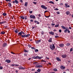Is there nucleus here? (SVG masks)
<instances>
[{"label": "nucleus", "mask_w": 73, "mask_h": 73, "mask_svg": "<svg viewBox=\"0 0 73 73\" xmlns=\"http://www.w3.org/2000/svg\"><path fill=\"white\" fill-rule=\"evenodd\" d=\"M30 21H31V22H33V19H31Z\"/></svg>", "instance_id": "56"}, {"label": "nucleus", "mask_w": 73, "mask_h": 73, "mask_svg": "<svg viewBox=\"0 0 73 73\" xmlns=\"http://www.w3.org/2000/svg\"><path fill=\"white\" fill-rule=\"evenodd\" d=\"M41 62H46V61H45V60H42L41 61Z\"/></svg>", "instance_id": "38"}, {"label": "nucleus", "mask_w": 73, "mask_h": 73, "mask_svg": "<svg viewBox=\"0 0 73 73\" xmlns=\"http://www.w3.org/2000/svg\"><path fill=\"white\" fill-rule=\"evenodd\" d=\"M3 23V24H4V23H6V21H5L2 22Z\"/></svg>", "instance_id": "54"}, {"label": "nucleus", "mask_w": 73, "mask_h": 73, "mask_svg": "<svg viewBox=\"0 0 73 73\" xmlns=\"http://www.w3.org/2000/svg\"><path fill=\"white\" fill-rule=\"evenodd\" d=\"M20 18H21L22 19H23V20L24 19V16H21Z\"/></svg>", "instance_id": "25"}, {"label": "nucleus", "mask_w": 73, "mask_h": 73, "mask_svg": "<svg viewBox=\"0 0 73 73\" xmlns=\"http://www.w3.org/2000/svg\"><path fill=\"white\" fill-rule=\"evenodd\" d=\"M65 5L66 8H69L70 7V6L69 5H68L67 3H65Z\"/></svg>", "instance_id": "10"}, {"label": "nucleus", "mask_w": 73, "mask_h": 73, "mask_svg": "<svg viewBox=\"0 0 73 73\" xmlns=\"http://www.w3.org/2000/svg\"><path fill=\"white\" fill-rule=\"evenodd\" d=\"M11 53H12V54H15V53H13V52H11Z\"/></svg>", "instance_id": "61"}, {"label": "nucleus", "mask_w": 73, "mask_h": 73, "mask_svg": "<svg viewBox=\"0 0 73 73\" xmlns=\"http://www.w3.org/2000/svg\"><path fill=\"white\" fill-rule=\"evenodd\" d=\"M49 33H50V35H54V32L52 31L50 32Z\"/></svg>", "instance_id": "17"}, {"label": "nucleus", "mask_w": 73, "mask_h": 73, "mask_svg": "<svg viewBox=\"0 0 73 73\" xmlns=\"http://www.w3.org/2000/svg\"><path fill=\"white\" fill-rule=\"evenodd\" d=\"M57 15H59V14H60V12H59V11L57 12Z\"/></svg>", "instance_id": "44"}, {"label": "nucleus", "mask_w": 73, "mask_h": 73, "mask_svg": "<svg viewBox=\"0 0 73 73\" xmlns=\"http://www.w3.org/2000/svg\"><path fill=\"white\" fill-rule=\"evenodd\" d=\"M18 36H21V37H22V35H22V33L21 32H19L18 33Z\"/></svg>", "instance_id": "18"}, {"label": "nucleus", "mask_w": 73, "mask_h": 73, "mask_svg": "<svg viewBox=\"0 0 73 73\" xmlns=\"http://www.w3.org/2000/svg\"><path fill=\"white\" fill-rule=\"evenodd\" d=\"M55 10H56V11H58V8H56L54 9Z\"/></svg>", "instance_id": "52"}, {"label": "nucleus", "mask_w": 73, "mask_h": 73, "mask_svg": "<svg viewBox=\"0 0 73 73\" xmlns=\"http://www.w3.org/2000/svg\"><path fill=\"white\" fill-rule=\"evenodd\" d=\"M41 7L42 9H45V10H46V9H47V7H45V6H44V5H41Z\"/></svg>", "instance_id": "4"}, {"label": "nucleus", "mask_w": 73, "mask_h": 73, "mask_svg": "<svg viewBox=\"0 0 73 73\" xmlns=\"http://www.w3.org/2000/svg\"><path fill=\"white\" fill-rule=\"evenodd\" d=\"M21 3H23V1L22 0H19Z\"/></svg>", "instance_id": "57"}, {"label": "nucleus", "mask_w": 73, "mask_h": 73, "mask_svg": "<svg viewBox=\"0 0 73 73\" xmlns=\"http://www.w3.org/2000/svg\"><path fill=\"white\" fill-rule=\"evenodd\" d=\"M66 56L67 55L65 54L62 55V58H65L66 57Z\"/></svg>", "instance_id": "5"}, {"label": "nucleus", "mask_w": 73, "mask_h": 73, "mask_svg": "<svg viewBox=\"0 0 73 73\" xmlns=\"http://www.w3.org/2000/svg\"><path fill=\"white\" fill-rule=\"evenodd\" d=\"M52 38H50L48 40V42H52Z\"/></svg>", "instance_id": "26"}, {"label": "nucleus", "mask_w": 73, "mask_h": 73, "mask_svg": "<svg viewBox=\"0 0 73 73\" xmlns=\"http://www.w3.org/2000/svg\"><path fill=\"white\" fill-rule=\"evenodd\" d=\"M5 32L2 31L1 33V34H2V35H4L5 34Z\"/></svg>", "instance_id": "28"}, {"label": "nucleus", "mask_w": 73, "mask_h": 73, "mask_svg": "<svg viewBox=\"0 0 73 73\" xmlns=\"http://www.w3.org/2000/svg\"><path fill=\"white\" fill-rule=\"evenodd\" d=\"M45 17H46L47 18H48V17H50V16H45Z\"/></svg>", "instance_id": "50"}, {"label": "nucleus", "mask_w": 73, "mask_h": 73, "mask_svg": "<svg viewBox=\"0 0 73 73\" xmlns=\"http://www.w3.org/2000/svg\"><path fill=\"white\" fill-rule=\"evenodd\" d=\"M22 34H23V35H25V33L24 32H23V31H22Z\"/></svg>", "instance_id": "47"}, {"label": "nucleus", "mask_w": 73, "mask_h": 73, "mask_svg": "<svg viewBox=\"0 0 73 73\" xmlns=\"http://www.w3.org/2000/svg\"><path fill=\"white\" fill-rule=\"evenodd\" d=\"M3 24V22H1L0 23V24Z\"/></svg>", "instance_id": "63"}, {"label": "nucleus", "mask_w": 73, "mask_h": 73, "mask_svg": "<svg viewBox=\"0 0 73 73\" xmlns=\"http://www.w3.org/2000/svg\"><path fill=\"white\" fill-rule=\"evenodd\" d=\"M3 67H2L1 66L0 67V69L1 70V69H3Z\"/></svg>", "instance_id": "45"}, {"label": "nucleus", "mask_w": 73, "mask_h": 73, "mask_svg": "<svg viewBox=\"0 0 73 73\" xmlns=\"http://www.w3.org/2000/svg\"><path fill=\"white\" fill-rule=\"evenodd\" d=\"M31 48L32 49H33V50H35V49H36V48L34 47H32Z\"/></svg>", "instance_id": "37"}, {"label": "nucleus", "mask_w": 73, "mask_h": 73, "mask_svg": "<svg viewBox=\"0 0 73 73\" xmlns=\"http://www.w3.org/2000/svg\"><path fill=\"white\" fill-rule=\"evenodd\" d=\"M66 46H69L70 45V43H67L66 44Z\"/></svg>", "instance_id": "29"}, {"label": "nucleus", "mask_w": 73, "mask_h": 73, "mask_svg": "<svg viewBox=\"0 0 73 73\" xmlns=\"http://www.w3.org/2000/svg\"><path fill=\"white\" fill-rule=\"evenodd\" d=\"M11 66H15V64H12Z\"/></svg>", "instance_id": "42"}, {"label": "nucleus", "mask_w": 73, "mask_h": 73, "mask_svg": "<svg viewBox=\"0 0 73 73\" xmlns=\"http://www.w3.org/2000/svg\"><path fill=\"white\" fill-rule=\"evenodd\" d=\"M30 36V34H27V35H22V36L21 37H22V38H24L25 37H28L29 36Z\"/></svg>", "instance_id": "3"}, {"label": "nucleus", "mask_w": 73, "mask_h": 73, "mask_svg": "<svg viewBox=\"0 0 73 73\" xmlns=\"http://www.w3.org/2000/svg\"><path fill=\"white\" fill-rule=\"evenodd\" d=\"M60 68L61 69H65V67L63 66V65H61L60 67Z\"/></svg>", "instance_id": "8"}, {"label": "nucleus", "mask_w": 73, "mask_h": 73, "mask_svg": "<svg viewBox=\"0 0 73 73\" xmlns=\"http://www.w3.org/2000/svg\"><path fill=\"white\" fill-rule=\"evenodd\" d=\"M67 29H66L64 31V32L65 33H66L67 32Z\"/></svg>", "instance_id": "43"}, {"label": "nucleus", "mask_w": 73, "mask_h": 73, "mask_svg": "<svg viewBox=\"0 0 73 73\" xmlns=\"http://www.w3.org/2000/svg\"><path fill=\"white\" fill-rule=\"evenodd\" d=\"M32 12H33L32 11H30L29 12L30 13H32Z\"/></svg>", "instance_id": "60"}, {"label": "nucleus", "mask_w": 73, "mask_h": 73, "mask_svg": "<svg viewBox=\"0 0 73 73\" xmlns=\"http://www.w3.org/2000/svg\"><path fill=\"white\" fill-rule=\"evenodd\" d=\"M59 27V25L58 24L55 26V27Z\"/></svg>", "instance_id": "40"}, {"label": "nucleus", "mask_w": 73, "mask_h": 73, "mask_svg": "<svg viewBox=\"0 0 73 73\" xmlns=\"http://www.w3.org/2000/svg\"><path fill=\"white\" fill-rule=\"evenodd\" d=\"M50 48L52 50H54V49L55 48V46H54V45L53 44H52V45H50Z\"/></svg>", "instance_id": "2"}, {"label": "nucleus", "mask_w": 73, "mask_h": 73, "mask_svg": "<svg viewBox=\"0 0 73 73\" xmlns=\"http://www.w3.org/2000/svg\"><path fill=\"white\" fill-rule=\"evenodd\" d=\"M5 1L7 2L11 1V0H5Z\"/></svg>", "instance_id": "48"}, {"label": "nucleus", "mask_w": 73, "mask_h": 73, "mask_svg": "<svg viewBox=\"0 0 73 73\" xmlns=\"http://www.w3.org/2000/svg\"><path fill=\"white\" fill-rule=\"evenodd\" d=\"M28 46L29 47V48H31L32 46V45L31 44H29L28 45Z\"/></svg>", "instance_id": "35"}, {"label": "nucleus", "mask_w": 73, "mask_h": 73, "mask_svg": "<svg viewBox=\"0 0 73 73\" xmlns=\"http://www.w3.org/2000/svg\"><path fill=\"white\" fill-rule=\"evenodd\" d=\"M15 33H18L19 32V30H17V29L15 31Z\"/></svg>", "instance_id": "24"}, {"label": "nucleus", "mask_w": 73, "mask_h": 73, "mask_svg": "<svg viewBox=\"0 0 73 73\" xmlns=\"http://www.w3.org/2000/svg\"><path fill=\"white\" fill-rule=\"evenodd\" d=\"M38 16L39 17H41V14H39L38 15Z\"/></svg>", "instance_id": "46"}, {"label": "nucleus", "mask_w": 73, "mask_h": 73, "mask_svg": "<svg viewBox=\"0 0 73 73\" xmlns=\"http://www.w3.org/2000/svg\"><path fill=\"white\" fill-rule=\"evenodd\" d=\"M7 43H3V47H5V46H7Z\"/></svg>", "instance_id": "15"}, {"label": "nucleus", "mask_w": 73, "mask_h": 73, "mask_svg": "<svg viewBox=\"0 0 73 73\" xmlns=\"http://www.w3.org/2000/svg\"><path fill=\"white\" fill-rule=\"evenodd\" d=\"M56 59L58 61H61V59L58 57L56 58Z\"/></svg>", "instance_id": "16"}, {"label": "nucleus", "mask_w": 73, "mask_h": 73, "mask_svg": "<svg viewBox=\"0 0 73 73\" xmlns=\"http://www.w3.org/2000/svg\"><path fill=\"white\" fill-rule=\"evenodd\" d=\"M61 27L65 30H66V29H68V28L66 27H65V26H61Z\"/></svg>", "instance_id": "7"}, {"label": "nucleus", "mask_w": 73, "mask_h": 73, "mask_svg": "<svg viewBox=\"0 0 73 73\" xmlns=\"http://www.w3.org/2000/svg\"><path fill=\"white\" fill-rule=\"evenodd\" d=\"M13 3H15L16 4H18V3H19V2L18 1L15 0V1H13Z\"/></svg>", "instance_id": "9"}, {"label": "nucleus", "mask_w": 73, "mask_h": 73, "mask_svg": "<svg viewBox=\"0 0 73 73\" xmlns=\"http://www.w3.org/2000/svg\"><path fill=\"white\" fill-rule=\"evenodd\" d=\"M49 3H51V4H54V2H53L52 1H50L49 2Z\"/></svg>", "instance_id": "36"}, {"label": "nucleus", "mask_w": 73, "mask_h": 73, "mask_svg": "<svg viewBox=\"0 0 73 73\" xmlns=\"http://www.w3.org/2000/svg\"><path fill=\"white\" fill-rule=\"evenodd\" d=\"M50 73H55V72H51Z\"/></svg>", "instance_id": "64"}, {"label": "nucleus", "mask_w": 73, "mask_h": 73, "mask_svg": "<svg viewBox=\"0 0 73 73\" xmlns=\"http://www.w3.org/2000/svg\"><path fill=\"white\" fill-rule=\"evenodd\" d=\"M42 58V57L41 56V57L38 56H33L32 57V58H33V59H37V58H38L39 60H40V59H41Z\"/></svg>", "instance_id": "1"}, {"label": "nucleus", "mask_w": 73, "mask_h": 73, "mask_svg": "<svg viewBox=\"0 0 73 73\" xmlns=\"http://www.w3.org/2000/svg\"><path fill=\"white\" fill-rule=\"evenodd\" d=\"M59 37V36H55V38H58Z\"/></svg>", "instance_id": "41"}, {"label": "nucleus", "mask_w": 73, "mask_h": 73, "mask_svg": "<svg viewBox=\"0 0 73 73\" xmlns=\"http://www.w3.org/2000/svg\"><path fill=\"white\" fill-rule=\"evenodd\" d=\"M41 34L42 35H44V31H42L41 32Z\"/></svg>", "instance_id": "34"}, {"label": "nucleus", "mask_w": 73, "mask_h": 73, "mask_svg": "<svg viewBox=\"0 0 73 73\" xmlns=\"http://www.w3.org/2000/svg\"><path fill=\"white\" fill-rule=\"evenodd\" d=\"M30 17L31 19H35L36 18V17L34 15H31Z\"/></svg>", "instance_id": "12"}, {"label": "nucleus", "mask_w": 73, "mask_h": 73, "mask_svg": "<svg viewBox=\"0 0 73 73\" xmlns=\"http://www.w3.org/2000/svg\"><path fill=\"white\" fill-rule=\"evenodd\" d=\"M3 15V16H6L7 15V13H3V14H2Z\"/></svg>", "instance_id": "30"}, {"label": "nucleus", "mask_w": 73, "mask_h": 73, "mask_svg": "<svg viewBox=\"0 0 73 73\" xmlns=\"http://www.w3.org/2000/svg\"><path fill=\"white\" fill-rule=\"evenodd\" d=\"M67 30L68 33H70V31H69V28H68L67 29Z\"/></svg>", "instance_id": "32"}, {"label": "nucleus", "mask_w": 73, "mask_h": 73, "mask_svg": "<svg viewBox=\"0 0 73 73\" xmlns=\"http://www.w3.org/2000/svg\"><path fill=\"white\" fill-rule=\"evenodd\" d=\"M25 6L26 7L28 6V3L27 2L25 3Z\"/></svg>", "instance_id": "22"}, {"label": "nucleus", "mask_w": 73, "mask_h": 73, "mask_svg": "<svg viewBox=\"0 0 73 73\" xmlns=\"http://www.w3.org/2000/svg\"><path fill=\"white\" fill-rule=\"evenodd\" d=\"M18 68H19V69H24V68H23V67H22V66H21V67H19Z\"/></svg>", "instance_id": "19"}, {"label": "nucleus", "mask_w": 73, "mask_h": 73, "mask_svg": "<svg viewBox=\"0 0 73 73\" xmlns=\"http://www.w3.org/2000/svg\"><path fill=\"white\" fill-rule=\"evenodd\" d=\"M48 11H44V13H46V12H48Z\"/></svg>", "instance_id": "62"}, {"label": "nucleus", "mask_w": 73, "mask_h": 73, "mask_svg": "<svg viewBox=\"0 0 73 73\" xmlns=\"http://www.w3.org/2000/svg\"><path fill=\"white\" fill-rule=\"evenodd\" d=\"M73 50V49L72 48H71L70 49V52H72Z\"/></svg>", "instance_id": "51"}, {"label": "nucleus", "mask_w": 73, "mask_h": 73, "mask_svg": "<svg viewBox=\"0 0 73 73\" xmlns=\"http://www.w3.org/2000/svg\"><path fill=\"white\" fill-rule=\"evenodd\" d=\"M37 72H38V73H39L40 72H41V69H38L37 70Z\"/></svg>", "instance_id": "27"}, {"label": "nucleus", "mask_w": 73, "mask_h": 73, "mask_svg": "<svg viewBox=\"0 0 73 73\" xmlns=\"http://www.w3.org/2000/svg\"><path fill=\"white\" fill-rule=\"evenodd\" d=\"M40 42H41V40H38L36 41V43L37 44H38Z\"/></svg>", "instance_id": "11"}, {"label": "nucleus", "mask_w": 73, "mask_h": 73, "mask_svg": "<svg viewBox=\"0 0 73 73\" xmlns=\"http://www.w3.org/2000/svg\"><path fill=\"white\" fill-rule=\"evenodd\" d=\"M8 6H9V7H11L12 6V5H11V3H9Z\"/></svg>", "instance_id": "23"}, {"label": "nucleus", "mask_w": 73, "mask_h": 73, "mask_svg": "<svg viewBox=\"0 0 73 73\" xmlns=\"http://www.w3.org/2000/svg\"><path fill=\"white\" fill-rule=\"evenodd\" d=\"M59 31L60 32V33H61V32H62L61 30V29L59 30Z\"/></svg>", "instance_id": "55"}, {"label": "nucleus", "mask_w": 73, "mask_h": 73, "mask_svg": "<svg viewBox=\"0 0 73 73\" xmlns=\"http://www.w3.org/2000/svg\"><path fill=\"white\" fill-rule=\"evenodd\" d=\"M59 46L60 47H64V44H61L59 45Z\"/></svg>", "instance_id": "14"}, {"label": "nucleus", "mask_w": 73, "mask_h": 73, "mask_svg": "<svg viewBox=\"0 0 73 73\" xmlns=\"http://www.w3.org/2000/svg\"><path fill=\"white\" fill-rule=\"evenodd\" d=\"M51 25H52V26H54V25H55V24H52Z\"/></svg>", "instance_id": "59"}, {"label": "nucleus", "mask_w": 73, "mask_h": 73, "mask_svg": "<svg viewBox=\"0 0 73 73\" xmlns=\"http://www.w3.org/2000/svg\"><path fill=\"white\" fill-rule=\"evenodd\" d=\"M53 70L54 71H55V72H57V69L56 68H54L53 69Z\"/></svg>", "instance_id": "33"}, {"label": "nucleus", "mask_w": 73, "mask_h": 73, "mask_svg": "<svg viewBox=\"0 0 73 73\" xmlns=\"http://www.w3.org/2000/svg\"><path fill=\"white\" fill-rule=\"evenodd\" d=\"M34 22L37 24H40V23H39L38 22L36 21H35Z\"/></svg>", "instance_id": "21"}, {"label": "nucleus", "mask_w": 73, "mask_h": 73, "mask_svg": "<svg viewBox=\"0 0 73 73\" xmlns=\"http://www.w3.org/2000/svg\"><path fill=\"white\" fill-rule=\"evenodd\" d=\"M19 66V64H15V66Z\"/></svg>", "instance_id": "49"}, {"label": "nucleus", "mask_w": 73, "mask_h": 73, "mask_svg": "<svg viewBox=\"0 0 73 73\" xmlns=\"http://www.w3.org/2000/svg\"><path fill=\"white\" fill-rule=\"evenodd\" d=\"M66 13L67 15H68L70 13V12L68 11L66 12Z\"/></svg>", "instance_id": "20"}, {"label": "nucleus", "mask_w": 73, "mask_h": 73, "mask_svg": "<svg viewBox=\"0 0 73 73\" xmlns=\"http://www.w3.org/2000/svg\"><path fill=\"white\" fill-rule=\"evenodd\" d=\"M42 66H41L40 65H36L35 66L36 68H42Z\"/></svg>", "instance_id": "6"}, {"label": "nucleus", "mask_w": 73, "mask_h": 73, "mask_svg": "<svg viewBox=\"0 0 73 73\" xmlns=\"http://www.w3.org/2000/svg\"><path fill=\"white\" fill-rule=\"evenodd\" d=\"M38 52V50L37 49H36L35 50V52Z\"/></svg>", "instance_id": "39"}, {"label": "nucleus", "mask_w": 73, "mask_h": 73, "mask_svg": "<svg viewBox=\"0 0 73 73\" xmlns=\"http://www.w3.org/2000/svg\"><path fill=\"white\" fill-rule=\"evenodd\" d=\"M33 3H34V4H37V3L36 2H33Z\"/></svg>", "instance_id": "58"}, {"label": "nucleus", "mask_w": 73, "mask_h": 73, "mask_svg": "<svg viewBox=\"0 0 73 73\" xmlns=\"http://www.w3.org/2000/svg\"><path fill=\"white\" fill-rule=\"evenodd\" d=\"M3 23V24H4V23H6V21H5L2 22Z\"/></svg>", "instance_id": "53"}, {"label": "nucleus", "mask_w": 73, "mask_h": 73, "mask_svg": "<svg viewBox=\"0 0 73 73\" xmlns=\"http://www.w3.org/2000/svg\"><path fill=\"white\" fill-rule=\"evenodd\" d=\"M5 62H7V63H10L11 62V60H6Z\"/></svg>", "instance_id": "13"}, {"label": "nucleus", "mask_w": 73, "mask_h": 73, "mask_svg": "<svg viewBox=\"0 0 73 73\" xmlns=\"http://www.w3.org/2000/svg\"><path fill=\"white\" fill-rule=\"evenodd\" d=\"M24 52H27V53H28V52H29V50H26L25 49L24 50Z\"/></svg>", "instance_id": "31"}]
</instances>
